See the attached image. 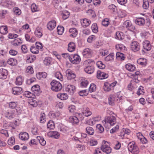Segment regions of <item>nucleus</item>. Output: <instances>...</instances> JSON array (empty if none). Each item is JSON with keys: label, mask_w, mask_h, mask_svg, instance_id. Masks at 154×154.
<instances>
[{"label": "nucleus", "mask_w": 154, "mask_h": 154, "mask_svg": "<svg viewBox=\"0 0 154 154\" xmlns=\"http://www.w3.org/2000/svg\"><path fill=\"white\" fill-rule=\"evenodd\" d=\"M116 117L113 116H111L105 118L104 121H103V123L104 126L105 127H107L108 124H109L110 126H113L116 123Z\"/></svg>", "instance_id": "1"}, {"label": "nucleus", "mask_w": 154, "mask_h": 154, "mask_svg": "<svg viewBox=\"0 0 154 154\" xmlns=\"http://www.w3.org/2000/svg\"><path fill=\"white\" fill-rule=\"evenodd\" d=\"M50 84L51 86V89L54 91H58L61 90L62 88V86L61 84L55 80H53Z\"/></svg>", "instance_id": "2"}, {"label": "nucleus", "mask_w": 154, "mask_h": 154, "mask_svg": "<svg viewBox=\"0 0 154 154\" xmlns=\"http://www.w3.org/2000/svg\"><path fill=\"white\" fill-rule=\"evenodd\" d=\"M128 149L129 151L133 153H137L139 152V148L134 141L129 143Z\"/></svg>", "instance_id": "3"}, {"label": "nucleus", "mask_w": 154, "mask_h": 154, "mask_svg": "<svg viewBox=\"0 0 154 154\" xmlns=\"http://www.w3.org/2000/svg\"><path fill=\"white\" fill-rule=\"evenodd\" d=\"M106 143H108L107 141L103 140V145L101 146L100 149L103 152L108 154L111 152L112 149L109 145L106 144Z\"/></svg>", "instance_id": "4"}, {"label": "nucleus", "mask_w": 154, "mask_h": 154, "mask_svg": "<svg viewBox=\"0 0 154 154\" xmlns=\"http://www.w3.org/2000/svg\"><path fill=\"white\" fill-rule=\"evenodd\" d=\"M69 60L73 64H78L81 61V58L80 56L77 54H75L71 55Z\"/></svg>", "instance_id": "5"}, {"label": "nucleus", "mask_w": 154, "mask_h": 154, "mask_svg": "<svg viewBox=\"0 0 154 154\" xmlns=\"http://www.w3.org/2000/svg\"><path fill=\"white\" fill-rule=\"evenodd\" d=\"M140 44L136 41L132 42L130 45V48L131 50L134 52L138 51L140 49Z\"/></svg>", "instance_id": "6"}, {"label": "nucleus", "mask_w": 154, "mask_h": 154, "mask_svg": "<svg viewBox=\"0 0 154 154\" xmlns=\"http://www.w3.org/2000/svg\"><path fill=\"white\" fill-rule=\"evenodd\" d=\"M66 76L68 80L74 79L76 77L75 74L72 70L69 69L66 71Z\"/></svg>", "instance_id": "7"}, {"label": "nucleus", "mask_w": 154, "mask_h": 154, "mask_svg": "<svg viewBox=\"0 0 154 154\" xmlns=\"http://www.w3.org/2000/svg\"><path fill=\"white\" fill-rule=\"evenodd\" d=\"M31 90L34 94V96L38 95L40 93V86L38 85H35L32 87Z\"/></svg>", "instance_id": "8"}, {"label": "nucleus", "mask_w": 154, "mask_h": 154, "mask_svg": "<svg viewBox=\"0 0 154 154\" xmlns=\"http://www.w3.org/2000/svg\"><path fill=\"white\" fill-rule=\"evenodd\" d=\"M97 77L98 79H102L107 78L108 77V75L100 70H98L97 72Z\"/></svg>", "instance_id": "9"}, {"label": "nucleus", "mask_w": 154, "mask_h": 154, "mask_svg": "<svg viewBox=\"0 0 154 154\" xmlns=\"http://www.w3.org/2000/svg\"><path fill=\"white\" fill-rule=\"evenodd\" d=\"M135 23L138 25L143 26L145 23V20L144 18L142 17L137 18L135 20Z\"/></svg>", "instance_id": "10"}, {"label": "nucleus", "mask_w": 154, "mask_h": 154, "mask_svg": "<svg viewBox=\"0 0 154 154\" xmlns=\"http://www.w3.org/2000/svg\"><path fill=\"white\" fill-rule=\"evenodd\" d=\"M123 26L124 27L128 28L131 31L134 30L135 28L134 26L131 25V22L129 20L125 21L123 23Z\"/></svg>", "instance_id": "11"}, {"label": "nucleus", "mask_w": 154, "mask_h": 154, "mask_svg": "<svg viewBox=\"0 0 154 154\" xmlns=\"http://www.w3.org/2000/svg\"><path fill=\"white\" fill-rule=\"evenodd\" d=\"M12 93L14 95H19L23 92L22 88L19 87H16L12 89Z\"/></svg>", "instance_id": "12"}, {"label": "nucleus", "mask_w": 154, "mask_h": 154, "mask_svg": "<svg viewBox=\"0 0 154 154\" xmlns=\"http://www.w3.org/2000/svg\"><path fill=\"white\" fill-rule=\"evenodd\" d=\"M48 135L53 138L58 139L60 137V134L57 131H51L48 133Z\"/></svg>", "instance_id": "13"}, {"label": "nucleus", "mask_w": 154, "mask_h": 154, "mask_svg": "<svg viewBox=\"0 0 154 154\" xmlns=\"http://www.w3.org/2000/svg\"><path fill=\"white\" fill-rule=\"evenodd\" d=\"M143 48L147 51H149L151 49V45L150 42L148 40H145L143 43Z\"/></svg>", "instance_id": "14"}, {"label": "nucleus", "mask_w": 154, "mask_h": 154, "mask_svg": "<svg viewBox=\"0 0 154 154\" xmlns=\"http://www.w3.org/2000/svg\"><path fill=\"white\" fill-rule=\"evenodd\" d=\"M56 26V21L54 20H52L48 23L47 25V27L49 30H51L54 29Z\"/></svg>", "instance_id": "15"}, {"label": "nucleus", "mask_w": 154, "mask_h": 154, "mask_svg": "<svg viewBox=\"0 0 154 154\" xmlns=\"http://www.w3.org/2000/svg\"><path fill=\"white\" fill-rule=\"evenodd\" d=\"M7 74L8 71L7 70L2 68L0 69V78L1 79H6Z\"/></svg>", "instance_id": "16"}, {"label": "nucleus", "mask_w": 154, "mask_h": 154, "mask_svg": "<svg viewBox=\"0 0 154 154\" xmlns=\"http://www.w3.org/2000/svg\"><path fill=\"white\" fill-rule=\"evenodd\" d=\"M116 96L115 95H110L108 97L109 103L110 105H113L116 99Z\"/></svg>", "instance_id": "17"}, {"label": "nucleus", "mask_w": 154, "mask_h": 154, "mask_svg": "<svg viewBox=\"0 0 154 154\" xmlns=\"http://www.w3.org/2000/svg\"><path fill=\"white\" fill-rule=\"evenodd\" d=\"M35 35L38 38H41L42 35V28L40 27H37L35 31Z\"/></svg>", "instance_id": "18"}, {"label": "nucleus", "mask_w": 154, "mask_h": 154, "mask_svg": "<svg viewBox=\"0 0 154 154\" xmlns=\"http://www.w3.org/2000/svg\"><path fill=\"white\" fill-rule=\"evenodd\" d=\"M82 26L84 27H86L89 26L91 23V21L87 19H82L81 20Z\"/></svg>", "instance_id": "19"}, {"label": "nucleus", "mask_w": 154, "mask_h": 154, "mask_svg": "<svg viewBox=\"0 0 154 154\" xmlns=\"http://www.w3.org/2000/svg\"><path fill=\"white\" fill-rule=\"evenodd\" d=\"M75 90V87L72 85H69L67 86L66 90L70 94H72Z\"/></svg>", "instance_id": "20"}, {"label": "nucleus", "mask_w": 154, "mask_h": 154, "mask_svg": "<svg viewBox=\"0 0 154 154\" xmlns=\"http://www.w3.org/2000/svg\"><path fill=\"white\" fill-rule=\"evenodd\" d=\"M84 71L88 74H91L93 72L94 69L93 66H86L84 69Z\"/></svg>", "instance_id": "21"}, {"label": "nucleus", "mask_w": 154, "mask_h": 154, "mask_svg": "<svg viewBox=\"0 0 154 154\" xmlns=\"http://www.w3.org/2000/svg\"><path fill=\"white\" fill-rule=\"evenodd\" d=\"M19 137L22 140H26L29 139V135L26 132H21L19 134Z\"/></svg>", "instance_id": "22"}, {"label": "nucleus", "mask_w": 154, "mask_h": 154, "mask_svg": "<svg viewBox=\"0 0 154 154\" xmlns=\"http://www.w3.org/2000/svg\"><path fill=\"white\" fill-rule=\"evenodd\" d=\"M92 51L89 48H86L84 50L83 54L85 57H90L91 56Z\"/></svg>", "instance_id": "23"}, {"label": "nucleus", "mask_w": 154, "mask_h": 154, "mask_svg": "<svg viewBox=\"0 0 154 154\" xmlns=\"http://www.w3.org/2000/svg\"><path fill=\"white\" fill-rule=\"evenodd\" d=\"M137 62L142 66H145L147 63V60L145 58H140L137 60Z\"/></svg>", "instance_id": "24"}, {"label": "nucleus", "mask_w": 154, "mask_h": 154, "mask_svg": "<svg viewBox=\"0 0 154 154\" xmlns=\"http://www.w3.org/2000/svg\"><path fill=\"white\" fill-rule=\"evenodd\" d=\"M69 121L73 124H77L79 122V120L78 118L75 116L70 117L69 119Z\"/></svg>", "instance_id": "25"}, {"label": "nucleus", "mask_w": 154, "mask_h": 154, "mask_svg": "<svg viewBox=\"0 0 154 154\" xmlns=\"http://www.w3.org/2000/svg\"><path fill=\"white\" fill-rule=\"evenodd\" d=\"M36 59V57L35 55H27L26 56V61L27 63H32Z\"/></svg>", "instance_id": "26"}, {"label": "nucleus", "mask_w": 154, "mask_h": 154, "mask_svg": "<svg viewBox=\"0 0 154 154\" xmlns=\"http://www.w3.org/2000/svg\"><path fill=\"white\" fill-rule=\"evenodd\" d=\"M47 73L45 72H38L36 74V76L38 79L41 78H45L47 76Z\"/></svg>", "instance_id": "27"}, {"label": "nucleus", "mask_w": 154, "mask_h": 154, "mask_svg": "<svg viewBox=\"0 0 154 154\" xmlns=\"http://www.w3.org/2000/svg\"><path fill=\"white\" fill-rule=\"evenodd\" d=\"M75 45L73 42H70L68 45V51L72 52L74 51L75 49Z\"/></svg>", "instance_id": "28"}, {"label": "nucleus", "mask_w": 154, "mask_h": 154, "mask_svg": "<svg viewBox=\"0 0 154 154\" xmlns=\"http://www.w3.org/2000/svg\"><path fill=\"white\" fill-rule=\"evenodd\" d=\"M69 32L71 33L70 36L71 37H75L77 35V31L75 28H72L69 29Z\"/></svg>", "instance_id": "29"}, {"label": "nucleus", "mask_w": 154, "mask_h": 154, "mask_svg": "<svg viewBox=\"0 0 154 154\" xmlns=\"http://www.w3.org/2000/svg\"><path fill=\"white\" fill-rule=\"evenodd\" d=\"M92 113V112L90 111L89 109L87 107L85 108L82 112L83 115L86 117L90 116Z\"/></svg>", "instance_id": "30"}, {"label": "nucleus", "mask_w": 154, "mask_h": 154, "mask_svg": "<svg viewBox=\"0 0 154 154\" xmlns=\"http://www.w3.org/2000/svg\"><path fill=\"white\" fill-rule=\"evenodd\" d=\"M125 68L127 70L131 72L134 71L135 69V66L130 63L127 64L125 65Z\"/></svg>", "instance_id": "31"}, {"label": "nucleus", "mask_w": 154, "mask_h": 154, "mask_svg": "<svg viewBox=\"0 0 154 154\" xmlns=\"http://www.w3.org/2000/svg\"><path fill=\"white\" fill-rule=\"evenodd\" d=\"M5 116L9 119L13 118L14 117V114L12 111H5L4 112Z\"/></svg>", "instance_id": "32"}, {"label": "nucleus", "mask_w": 154, "mask_h": 154, "mask_svg": "<svg viewBox=\"0 0 154 154\" xmlns=\"http://www.w3.org/2000/svg\"><path fill=\"white\" fill-rule=\"evenodd\" d=\"M86 132L90 135L94 134V129L91 127H87L86 128Z\"/></svg>", "instance_id": "33"}, {"label": "nucleus", "mask_w": 154, "mask_h": 154, "mask_svg": "<svg viewBox=\"0 0 154 154\" xmlns=\"http://www.w3.org/2000/svg\"><path fill=\"white\" fill-rule=\"evenodd\" d=\"M60 114L59 112H50L49 113V116L51 118H54L58 117Z\"/></svg>", "instance_id": "34"}, {"label": "nucleus", "mask_w": 154, "mask_h": 154, "mask_svg": "<svg viewBox=\"0 0 154 154\" xmlns=\"http://www.w3.org/2000/svg\"><path fill=\"white\" fill-rule=\"evenodd\" d=\"M8 29L6 26H2L0 27V32L3 34H5L8 33Z\"/></svg>", "instance_id": "35"}, {"label": "nucleus", "mask_w": 154, "mask_h": 154, "mask_svg": "<svg viewBox=\"0 0 154 154\" xmlns=\"http://www.w3.org/2000/svg\"><path fill=\"white\" fill-rule=\"evenodd\" d=\"M37 138H38V143L39 142L40 144L42 146H44L46 143V141L43 138L40 136L37 137Z\"/></svg>", "instance_id": "36"}, {"label": "nucleus", "mask_w": 154, "mask_h": 154, "mask_svg": "<svg viewBox=\"0 0 154 154\" xmlns=\"http://www.w3.org/2000/svg\"><path fill=\"white\" fill-rule=\"evenodd\" d=\"M54 124L52 121L50 120L48 123L47 127L49 130L53 129L54 128Z\"/></svg>", "instance_id": "37"}, {"label": "nucleus", "mask_w": 154, "mask_h": 154, "mask_svg": "<svg viewBox=\"0 0 154 154\" xmlns=\"http://www.w3.org/2000/svg\"><path fill=\"white\" fill-rule=\"evenodd\" d=\"M57 97L61 100H64L67 99L68 96L67 94L65 93H61L57 95Z\"/></svg>", "instance_id": "38"}, {"label": "nucleus", "mask_w": 154, "mask_h": 154, "mask_svg": "<svg viewBox=\"0 0 154 154\" xmlns=\"http://www.w3.org/2000/svg\"><path fill=\"white\" fill-rule=\"evenodd\" d=\"M104 90L106 91H109L112 89L111 88L109 83L108 82H106L104 84L103 87Z\"/></svg>", "instance_id": "39"}, {"label": "nucleus", "mask_w": 154, "mask_h": 154, "mask_svg": "<svg viewBox=\"0 0 154 154\" xmlns=\"http://www.w3.org/2000/svg\"><path fill=\"white\" fill-rule=\"evenodd\" d=\"M123 33L122 32H117L116 33L115 38L119 40H121L123 39Z\"/></svg>", "instance_id": "40"}, {"label": "nucleus", "mask_w": 154, "mask_h": 154, "mask_svg": "<svg viewBox=\"0 0 154 154\" xmlns=\"http://www.w3.org/2000/svg\"><path fill=\"white\" fill-rule=\"evenodd\" d=\"M97 65L98 67L101 69H103L105 68V64L103 63L102 61H99L97 63Z\"/></svg>", "instance_id": "41"}, {"label": "nucleus", "mask_w": 154, "mask_h": 154, "mask_svg": "<svg viewBox=\"0 0 154 154\" xmlns=\"http://www.w3.org/2000/svg\"><path fill=\"white\" fill-rule=\"evenodd\" d=\"M18 38L17 39H15L12 42V44L14 46H17L19 45L21 43V40L20 39Z\"/></svg>", "instance_id": "42"}, {"label": "nucleus", "mask_w": 154, "mask_h": 154, "mask_svg": "<svg viewBox=\"0 0 154 154\" xmlns=\"http://www.w3.org/2000/svg\"><path fill=\"white\" fill-rule=\"evenodd\" d=\"M92 32L95 33H97L98 31V28L96 23H94L92 24L91 27Z\"/></svg>", "instance_id": "43"}, {"label": "nucleus", "mask_w": 154, "mask_h": 154, "mask_svg": "<svg viewBox=\"0 0 154 154\" xmlns=\"http://www.w3.org/2000/svg\"><path fill=\"white\" fill-rule=\"evenodd\" d=\"M144 93V90L143 89V88L142 86H140L137 90V94L139 96L140 95L143 94Z\"/></svg>", "instance_id": "44"}, {"label": "nucleus", "mask_w": 154, "mask_h": 154, "mask_svg": "<svg viewBox=\"0 0 154 154\" xmlns=\"http://www.w3.org/2000/svg\"><path fill=\"white\" fill-rule=\"evenodd\" d=\"M116 58L119 59H121V60H125V57L124 56V54L120 52H117L116 54Z\"/></svg>", "instance_id": "45"}, {"label": "nucleus", "mask_w": 154, "mask_h": 154, "mask_svg": "<svg viewBox=\"0 0 154 154\" xmlns=\"http://www.w3.org/2000/svg\"><path fill=\"white\" fill-rule=\"evenodd\" d=\"M31 52L34 54H38L39 53V51L38 49L35 46H32L30 48Z\"/></svg>", "instance_id": "46"}, {"label": "nucleus", "mask_w": 154, "mask_h": 154, "mask_svg": "<svg viewBox=\"0 0 154 154\" xmlns=\"http://www.w3.org/2000/svg\"><path fill=\"white\" fill-rule=\"evenodd\" d=\"M96 90V85L94 84H91L89 88V91L90 92H94Z\"/></svg>", "instance_id": "47"}, {"label": "nucleus", "mask_w": 154, "mask_h": 154, "mask_svg": "<svg viewBox=\"0 0 154 154\" xmlns=\"http://www.w3.org/2000/svg\"><path fill=\"white\" fill-rule=\"evenodd\" d=\"M23 95L26 97L28 98H33V94L28 91H26L24 92Z\"/></svg>", "instance_id": "48"}, {"label": "nucleus", "mask_w": 154, "mask_h": 154, "mask_svg": "<svg viewBox=\"0 0 154 154\" xmlns=\"http://www.w3.org/2000/svg\"><path fill=\"white\" fill-rule=\"evenodd\" d=\"M55 77L61 81L63 80V76L59 72H57L55 74Z\"/></svg>", "instance_id": "49"}, {"label": "nucleus", "mask_w": 154, "mask_h": 154, "mask_svg": "<svg viewBox=\"0 0 154 154\" xmlns=\"http://www.w3.org/2000/svg\"><path fill=\"white\" fill-rule=\"evenodd\" d=\"M23 79L21 76H19L16 79V83L18 85H20L22 84Z\"/></svg>", "instance_id": "50"}, {"label": "nucleus", "mask_w": 154, "mask_h": 154, "mask_svg": "<svg viewBox=\"0 0 154 154\" xmlns=\"http://www.w3.org/2000/svg\"><path fill=\"white\" fill-rule=\"evenodd\" d=\"M35 47L38 49L39 50L42 51L43 49V47L42 45V43L39 42H37L35 43Z\"/></svg>", "instance_id": "51"}, {"label": "nucleus", "mask_w": 154, "mask_h": 154, "mask_svg": "<svg viewBox=\"0 0 154 154\" xmlns=\"http://www.w3.org/2000/svg\"><path fill=\"white\" fill-rule=\"evenodd\" d=\"M57 29L58 34L60 35H62L64 31V28L63 26H58Z\"/></svg>", "instance_id": "52"}, {"label": "nucleus", "mask_w": 154, "mask_h": 154, "mask_svg": "<svg viewBox=\"0 0 154 154\" xmlns=\"http://www.w3.org/2000/svg\"><path fill=\"white\" fill-rule=\"evenodd\" d=\"M40 120L41 123H44L45 122V115L44 113L41 114Z\"/></svg>", "instance_id": "53"}, {"label": "nucleus", "mask_w": 154, "mask_h": 154, "mask_svg": "<svg viewBox=\"0 0 154 154\" xmlns=\"http://www.w3.org/2000/svg\"><path fill=\"white\" fill-rule=\"evenodd\" d=\"M51 58L50 57H46L44 60V63L46 65H49L51 62Z\"/></svg>", "instance_id": "54"}, {"label": "nucleus", "mask_w": 154, "mask_h": 154, "mask_svg": "<svg viewBox=\"0 0 154 154\" xmlns=\"http://www.w3.org/2000/svg\"><path fill=\"white\" fill-rule=\"evenodd\" d=\"M109 23V20L107 18H105L103 20L102 22V25L104 26H107Z\"/></svg>", "instance_id": "55"}, {"label": "nucleus", "mask_w": 154, "mask_h": 154, "mask_svg": "<svg viewBox=\"0 0 154 154\" xmlns=\"http://www.w3.org/2000/svg\"><path fill=\"white\" fill-rule=\"evenodd\" d=\"M29 103L33 107H36L37 105L36 101L32 99H30Z\"/></svg>", "instance_id": "56"}, {"label": "nucleus", "mask_w": 154, "mask_h": 154, "mask_svg": "<svg viewBox=\"0 0 154 154\" xmlns=\"http://www.w3.org/2000/svg\"><path fill=\"white\" fill-rule=\"evenodd\" d=\"M69 13L67 11H65L63 13L62 18L64 20L67 19L69 16Z\"/></svg>", "instance_id": "57"}, {"label": "nucleus", "mask_w": 154, "mask_h": 154, "mask_svg": "<svg viewBox=\"0 0 154 154\" xmlns=\"http://www.w3.org/2000/svg\"><path fill=\"white\" fill-rule=\"evenodd\" d=\"M38 144V138L33 139L31 140L29 142V145L30 146L33 145H37Z\"/></svg>", "instance_id": "58"}, {"label": "nucleus", "mask_w": 154, "mask_h": 154, "mask_svg": "<svg viewBox=\"0 0 154 154\" xmlns=\"http://www.w3.org/2000/svg\"><path fill=\"white\" fill-rule=\"evenodd\" d=\"M143 7L144 9H146L149 8V3L147 0H143Z\"/></svg>", "instance_id": "59"}, {"label": "nucleus", "mask_w": 154, "mask_h": 154, "mask_svg": "<svg viewBox=\"0 0 154 154\" xmlns=\"http://www.w3.org/2000/svg\"><path fill=\"white\" fill-rule=\"evenodd\" d=\"M88 84V81L86 80H84L82 81L81 83V87L82 88H85Z\"/></svg>", "instance_id": "60"}, {"label": "nucleus", "mask_w": 154, "mask_h": 154, "mask_svg": "<svg viewBox=\"0 0 154 154\" xmlns=\"http://www.w3.org/2000/svg\"><path fill=\"white\" fill-rule=\"evenodd\" d=\"M113 55L112 54H110L106 56L105 58L106 61H108L110 60H112L113 59Z\"/></svg>", "instance_id": "61"}, {"label": "nucleus", "mask_w": 154, "mask_h": 154, "mask_svg": "<svg viewBox=\"0 0 154 154\" xmlns=\"http://www.w3.org/2000/svg\"><path fill=\"white\" fill-rule=\"evenodd\" d=\"M15 60L13 58H10L8 60L7 62L9 65L14 66L15 64Z\"/></svg>", "instance_id": "62"}, {"label": "nucleus", "mask_w": 154, "mask_h": 154, "mask_svg": "<svg viewBox=\"0 0 154 154\" xmlns=\"http://www.w3.org/2000/svg\"><path fill=\"white\" fill-rule=\"evenodd\" d=\"M13 11L16 14L18 15H20L21 14V10L17 7H15L14 8Z\"/></svg>", "instance_id": "63"}, {"label": "nucleus", "mask_w": 154, "mask_h": 154, "mask_svg": "<svg viewBox=\"0 0 154 154\" xmlns=\"http://www.w3.org/2000/svg\"><path fill=\"white\" fill-rule=\"evenodd\" d=\"M15 138L14 137H11L8 140V144L9 145H12L14 144Z\"/></svg>", "instance_id": "64"}]
</instances>
